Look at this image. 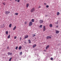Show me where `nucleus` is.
I'll use <instances>...</instances> for the list:
<instances>
[{"label":"nucleus","mask_w":61,"mask_h":61,"mask_svg":"<svg viewBox=\"0 0 61 61\" xmlns=\"http://www.w3.org/2000/svg\"><path fill=\"white\" fill-rule=\"evenodd\" d=\"M15 2H17V0H15Z\"/></svg>","instance_id":"43"},{"label":"nucleus","mask_w":61,"mask_h":61,"mask_svg":"<svg viewBox=\"0 0 61 61\" xmlns=\"http://www.w3.org/2000/svg\"><path fill=\"white\" fill-rule=\"evenodd\" d=\"M7 49H9V46L7 47Z\"/></svg>","instance_id":"30"},{"label":"nucleus","mask_w":61,"mask_h":61,"mask_svg":"<svg viewBox=\"0 0 61 61\" xmlns=\"http://www.w3.org/2000/svg\"><path fill=\"white\" fill-rule=\"evenodd\" d=\"M15 15H18V13H15Z\"/></svg>","instance_id":"21"},{"label":"nucleus","mask_w":61,"mask_h":61,"mask_svg":"<svg viewBox=\"0 0 61 61\" xmlns=\"http://www.w3.org/2000/svg\"><path fill=\"white\" fill-rule=\"evenodd\" d=\"M43 28H46V26H44L43 27Z\"/></svg>","instance_id":"32"},{"label":"nucleus","mask_w":61,"mask_h":61,"mask_svg":"<svg viewBox=\"0 0 61 61\" xmlns=\"http://www.w3.org/2000/svg\"><path fill=\"white\" fill-rule=\"evenodd\" d=\"M5 14L6 15H8V14L10 13V12L9 11H6L5 12Z\"/></svg>","instance_id":"2"},{"label":"nucleus","mask_w":61,"mask_h":61,"mask_svg":"<svg viewBox=\"0 0 61 61\" xmlns=\"http://www.w3.org/2000/svg\"><path fill=\"white\" fill-rule=\"evenodd\" d=\"M36 36V35H35V34H34L33 35V37H34V36Z\"/></svg>","instance_id":"33"},{"label":"nucleus","mask_w":61,"mask_h":61,"mask_svg":"<svg viewBox=\"0 0 61 61\" xmlns=\"http://www.w3.org/2000/svg\"><path fill=\"white\" fill-rule=\"evenodd\" d=\"M53 26L51 24H50V27H52V26Z\"/></svg>","instance_id":"15"},{"label":"nucleus","mask_w":61,"mask_h":61,"mask_svg":"<svg viewBox=\"0 0 61 61\" xmlns=\"http://www.w3.org/2000/svg\"><path fill=\"white\" fill-rule=\"evenodd\" d=\"M32 24H33V23L32 22L30 21V22L29 25V26H31V25H32Z\"/></svg>","instance_id":"3"},{"label":"nucleus","mask_w":61,"mask_h":61,"mask_svg":"<svg viewBox=\"0 0 61 61\" xmlns=\"http://www.w3.org/2000/svg\"><path fill=\"white\" fill-rule=\"evenodd\" d=\"M36 46V44L34 45L33 46V48H35Z\"/></svg>","instance_id":"10"},{"label":"nucleus","mask_w":61,"mask_h":61,"mask_svg":"<svg viewBox=\"0 0 61 61\" xmlns=\"http://www.w3.org/2000/svg\"><path fill=\"white\" fill-rule=\"evenodd\" d=\"M10 1H12V0H10Z\"/></svg>","instance_id":"46"},{"label":"nucleus","mask_w":61,"mask_h":61,"mask_svg":"<svg viewBox=\"0 0 61 61\" xmlns=\"http://www.w3.org/2000/svg\"><path fill=\"white\" fill-rule=\"evenodd\" d=\"M47 15H46V17L47 16Z\"/></svg>","instance_id":"42"},{"label":"nucleus","mask_w":61,"mask_h":61,"mask_svg":"<svg viewBox=\"0 0 61 61\" xmlns=\"http://www.w3.org/2000/svg\"><path fill=\"white\" fill-rule=\"evenodd\" d=\"M44 52H46V50H44Z\"/></svg>","instance_id":"41"},{"label":"nucleus","mask_w":61,"mask_h":61,"mask_svg":"<svg viewBox=\"0 0 61 61\" xmlns=\"http://www.w3.org/2000/svg\"><path fill=\"white\" fill-rule=\"evenodd\" d=\"M2 4H3V5H5V2L3 3Z\"/></svg>","instance_id":"23"},{"label":"nucleus","mask_w":61,"mask_h":61,"mask_svg":"<svg viewBox=\"0 0 61 61\" xmlns=\"http://www.w3.org/2000/svg\"><path fill=\"white\" fill-rule=\"evenodd\" d=\"M20 1V0H17V2H18V3H19V2Z\"/></svg>","instance_id":"31"},{"label":"nucleus","mask_w":61,"mask_h":61,"mask_svg":"<svg viewBox=\"0 0 61 61\" xmlns=\"http://www.w3.org/2000/svg\"><path fill=\"white\" fill-rule=\"evenodd\" d=\"M43 23V21L42 20H40V24H42V23Z\"/></svg>","instance_id":"6"},{"label":"nucleus","mask_w":61,"mask_h":61,"mask_svg":"<svg viewBox=\"0 0 61 61\" xmlns=\"http://www.w3.org/2000/svg\"><path fill=\"white\" fill-rule=\"evenodd\" d=\"M60 14V13L59 12H57V15H59Z\"/></svg>","instance_id":"12"},{"label":"nucleus","mask_w":61,"mask_h":61,"mask_svg":"<svg viewBox=\"0 0 61 61\" xmlns=\"http://www.w3.org/2000/svg\"><path fill=\"white\" fill-rule=\"evenodd\" d=\"M22 49V48H21V46H20L19 48V50H21Z\"/></svg>","instance_id":"16"},{"label":"nucleus","mask_w":61,"mask_h":61,"mask_svg":"<svg viewBox=\"0 0 61 61\" xmlns=\"http://www.w3.org/2000/svg\"><path fill=\"white\" fill-rule=\"evenodd\" d=\"M29 6V4H26V7L27 8H28V7Z\"/></svg>","instance_id":"14"},{"label":"nucleus","mask_w":61,"mask_h":61,"mask_svg":"<svg viewBox=\"0 0 61 61\" xmlns=\"http://www.w3.org/2000/svg\"><path fill=\"white\" fill-rule=\"evenodd\" d=\"M16 26H15V27L13 28V30H15L16 29Z\"/></svg>","instance_id":"13"},{"label":"nucleus","mask_w":61,"mask_h":61,"mask_svg":"<svg viewBox=\"0 0 61 61\" xmlns=\"http://www.w3.org/2000/svg\"><path fill=\"white\" fill-rule=\"evenodd\" d=\"M18 48V47L17 46L15 48V49L16 50Z\"/></svg>","instance_id":"27"},{"label":"nucleus","mask_w":61,"mask_h":61,"mask_svg":"<svg viewBox=\"0 0 61 61\" xmlns=\"http://www.w3.org/2000/svg\"><path fill=\"white\" fill-rule=\"evenodd\" d=\"M42 25H40L39 27H41V28H42Z\"/></svg>","instance_id":"26"},{"label":"nucleus","mask_w":61,"mask_h":61,"mask_svg":"<svg viewBox=\"0 0 61 61\" xmlns=\"http://www.w3.org/2000/svg\"><path fill=\"white\" fill-rule=\"evenodd\" d=\"M24 43H25V44H26V42H25V41L24 42Z\"/></svg>","instance_id":"44"},{"label":"nucleus","mask_w":61,"mask_h":61,"mask_svg":"<svg viewBox=\"0 0 61 61\" xmlns=\"http://www.w3.org/2000/svg\"><path fill=\"white\" fill-rule=\"evenodd\" d=\"M11 26H12V24H10L9 25V27H11Z\"/></svg>","instance_id":"17"},{"label":"nucleus","mask_w":61,"mask_h":61,"mask_svg":"<svg viewBox=\"0 0 61 61\" xmlns=\"http://www.w3.org/2000/svg\"><path fill=\"white\" fill-rule=\"evenodd\" d=\"M24 23L25 24H27V22H25Z\"/></svg>","instance_id":"37"},{"label":"nucleus","mask_w":61,"mask_h":61,"mask_svg":"<svg viewBox=\"0 0 61 61\" xmlns=\"http://www.w3.org/2000/svg\"><path fill=\"white\" fill-rule=\"evenodd\" d=\"M59 32V31L58 30H56V33L57 34H58Z\"/></svg>","instance_id":"9"},{"label":"nucleus","mask_w":61,"mask_h":61,"mask_svg":"<svg viewBox=\"0 0 61 61\" xmlns=\"http://www.w3.org/2000/svg\"><path fill=\"white\" fill-rule=\"evenodd\" d=\"M35 11V8L33 7V8L31 9L30 12L31 13H33V12H34Z\"/></svg>","instance_id":"1"},{"label":"nucleus","mask_w":61,"mask_h":61,"mask_svg":"<svg viewBox=\"0 0 61 61\" xmlns=\"http://www.w3.org/2000/svg\"><path fill=\"white\" fill-rule=\"evenodd\" d=\"M49 47V45H48V46H47L46 47V49H47Z\"/></svg>","instance_id":"11"},{"label":"nucleus","mask_w":61,"mask_h":61,"mask_svg":"<svg viewBox=\"0 0 61 61\" xmlns=\"http://www.w3.org/2000/svg\"><path fill=\"white\" fill-rule=\"evenodd\" d=\"M1 28H3L4 27H5V24H3L1 25Z\"/></svg>","instance_id":"5"},{"label":"nucleus","mask_w":61,"mask_h":61,"mask_svg":"<svg viewBox=\"0 0 61 61\" xmlns=\"http://www.w3.org/2000/svg\"><path fill=\"white\" fill-rule=\"evenodd\" d=\"M16 38V36H15L14 37V39H15Z\"/></svg>","instance_id":"34"},{"label":"nucleus","mask_w":61,"mask_h":61,"mask_svg":"<svg viewBox=\"0 0 61 61\" xmlns=\"http://www.w3.org/2000/svg\"><path fill=\"white\" fill-rule=\"evenodd\" d=\"M21 39H22V38L21 37L20 38V40H21Z\"/></svg>","instance_id":"35"},{"label":"nucleus","mask_w":61,"mask_h":61,"mask_svg":"<svg viewBox=\"0 0 61 61\" xmlns=\"http://www.w3.org/2000/svg\"><path fill=\"white\" fill-rule=\"evenodd\" d=\"M10 35H9V36H8V39H9V38H10Z\"/></svg>","instance_id":"19"},{"label":"nucleus","mask_w":61,"mask_h":61,"mask_svg":"<svg viewBox=\"0 0 61 61\" xmlns=\"http://www.w3.org/2000/svg\"><path fill=\"white\" fill-rule=\"evenodd\" d=\"M20 55H22V52H20Z\"/></svg>","instance_id":"24"},{"label":"nucleus","mask_w":61,"mask_h":61,"mask_svg":"<svg viewBox=\"0 0 61 61\" xmlns=\"http://www.w3.org/2000/svg\"><path fill=\"white\" fill-rule=\"evenodd\" d=\"M28 41H29V43L30 44L31 43V41L30 40H28Z\"/></svg>","instance_id":"18"},{"label":"nucleus","mask_w":61,"mask_h":61,"mask_svg":"<svg viewBox=\"0 0 61 61\" xmlns=\"http://www.w3.org/2000/svg\"><path fill=\"white\" fill-rule=\"evenodd\" d=\"M8 31H6V34H8Z\"/></svg>","instance_id":"29"},{"label":"nucleus","mask_w":61,"mask_h":61,"mask_svg":"<svg viewBox=\"0 0 61 61\" xmlns=\"http://www.w3.org/2000/svg\"><path fill=\"white\" fill-rule=\"evenodd\" d=\"M46 38L47 39H51V38H52L51 37L49 36H47Z\"/></svg>","instance_id":"4"},{"label":"nucleus","mask_w":61,"mask_h":61,"mask_svg":"<svg viewBox=\"0 0 61 61\" xmlns=\"http://www.w3.org/2000/svg\"><path fill=\"white\" fill-rule=\"evenodd\" d=\"M32 22H34V19H32L31 20Z\"/></svg>","instance_id":"20"},{"label":"nucleus","mask_w":61,"mask_h":61,"mask_svg":"<svg viewBox=\"0 0 61 61\" xmlns=\"http://www.w3.org/2000/svg\"><path fill=\"white\" fill-rule=\"evenodd\" d=\"M46 28H43V30L44 31H45V30H46Z\"/></svg>","instance_id":"25"},{"label":"nucleus","mask_w":61,"mask_h":61,"mask_svg":"<svg viewBox=\"0 0 61 61\" xmlns=\"http://www.w3.org/2000/svg\"><path fill=\"white\" fill-rule=\"evenodd\" d=\"M12 57H11L10 58V59H9V61H11V59H12Z\"/></svg>","instance_id":"22"},{"label":"nucleus","mask_w":61,"mask_h":61,"mask_svg":"<svg viewBox=\"0 0 61 61\" xmlns=\"http://www.w3.org/2000/svg\"><path fill=\"white\" fill-rule=\"evenodd\" d=\"M4 0V1H6V0Z\"/></svg>","instance_id":"45"},{"label":"nucleus","mask_w":61,"mask_h":61,"mask_svg":"<svg viewBox=\"0 0 61 61\" xmlns=\"http://www.w3.org/2000/svg\"><path fill=\"white\" fill-rule=\"evenodd\" d=\"M58 27V25L56 26V27Z\"/></svg>","instance_id":"39"},{"label":"nucleus","mask_w":61,"mask_h":61,"mask_svg":"<svg viewBox=\"0 0 61 61\" xmlns=\"http://www.w3.org/2000/svg\"><path fill=\"white\" fill-rule=\"evenodd\" d=\"M53 58H51V60H53Z\"/></svg>","instance_id":"36"},{"label":"nucleus","mask_w":61,"mask_h":61,"mask_svg":"<svg viewBox=\"0 0 61 61\" xmlns=\"http://www.w3.org/2000/svg\"><path fill=\"white\" fill-rule=\"evenodd\" d=\"M28 35H26L24 37L25 39H26L27 38H28Z\"/></svg>","instance_id":"7"},{"label":"nucleus","mask_w":61,"mask_h":61,"mask_svg":"<svg viewBox=\"0 0 61 61\" xmlns=\"http://www.w3.org/2000/svg\"><path fill=\"white\" fill-rule=\"evenodd\" d=\"M8 55H10V56H11L12 55V53H10L9 52H8Z\"/></svg>","instance_id":"8"},{"label":"nucleus","mask_w":61,"mask_h":61,"mask_svg":"<svg viewBox=\"0 0 61 61\" xmlns=\"http://www.w3.org/2000/svg\"><path fill=\"white\" fill-rule=\"evenodd\" d=\"M41 8V6H39V8Z\"/></svg>","instance_id":"40"},{"label":"nucleus","mask_w":61,"mask_h":61,"mask_svg":"<svg viewBox=\"0 0 61 61\" xmlns=\"http://www.w3.org/2000/svg\"><path fill=\"white\" fill-rule=\"evenodd\" d=\"M44 5H46V3H44Z\"/></svg>","instance_id":"38"},{"label":"nucleus","mask_w":61,"mask_h":61,"mask_svg":"<svg viewBox=\"0 0 61 61\" xmlns=\"http://www.w3.org/2000/svg\"><path fill=\"white\" fill-rule=\"evenodd\" d=\"M46 8H48V7H49V6H48V5H47L46 6Z\"/></svg>","instance_id":"28"}]
</instances>
